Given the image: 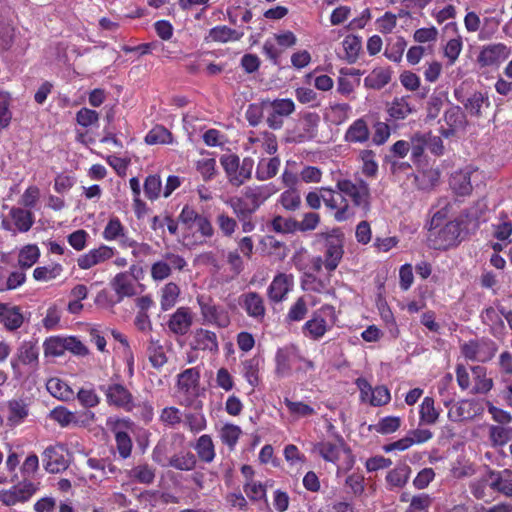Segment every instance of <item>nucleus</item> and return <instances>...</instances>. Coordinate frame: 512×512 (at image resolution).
I'll return each mask as SVG.
<instances>
[{
	"mask_svg": "<svg viewBox=\"0 0 512 512\" xmlns=\"http://www.w3.org/2000/svg\"><path fill=\"white\" fill-rule=\"evenodd\" d=\"M461 353L467 360L486 362L494 356L495 347L489 341L470 340L461 345Z\"/></svg>",
	"mask_w": 512,
	"mask_h": 512,
	"instance_id": "obj_14",
	"label": "nucleus"
},
{
	"mask_svg": "<svg viewBox=\"0 0 512 512\" xmlns=\"http://www.w3.org/2000/svg\"><path fill=\"white\" fill-rule=\"evenodd\" d=\"M263 360L259 356H253L242 362V375L252 388L260 382V368Z\"/></svg>",
	"mask_w": 512,
	"mask_h": 512,
	"instance_id": "obj_40",
	"label": "nucleus"
},
{
	"mask_svg": "<svg viewBox=\"0 0 512 512\" xmlns=\"http://www.w3.org/2000/svg\"><path fill=\"white\" fill-rule=\"evenodd\" d=\"M29 415V405L23 399H12L7 403V421L11 426H18Z\"/></svg>",
	"mask_w": 512,
	"mask_h": 512,
	"instance_id": "obj_32",
	"label": "nucleus"
},
{
	"mask_svg": "<svg viewBox=\"0 0 512 512\" xmlns=\"http://www.w3.org/2000/svg\"><path fill=\"white\" fill-rule=\"evenodd\" d=\"M342 54H340V58L344 59L346 62L353 64L357 61L359 57V53L362 48V40L359 36L349 34L345 36L342 43Z\"/></svg>",
	"mask_w": 512,
	"mask_h": 512,
	"instance_id": "obj_36",
	"label": "nucleus"
},
{
	"mask_svg": "<svg viewBox=\"0 0 512 512\" xmlns=\"http://www.w3.org/2000/svg\"><path fill=\"white\" fill-rule=\"evenodd\" d=\"M339 207L347 206V220L355 215V209H360L366 215L370 210V190L364 181L352 182L349 179H339L334 189V199Z\"/></svg>",
	"mask_w": 512,
	"mask_h": 512,
	"instance_id": "obj_3",
	"label": "nucleus"
},
{
	"mask_svg": "<svg viewBox=\"0 0 512 512\" xmlns=\"http://www.w3.org/2000/svg\"><path fill=\"white\" fill-rule=\"evenodd\" d=\"M46 388L53 397L63 401L71 399L74 395L70 386L57 377L50 378L46 383Z\"/></svg>",
	"mask_w": 512,
	"mask_h": 512,
	"instance_id": "obj_50",
	"label": "nucleus"
},
{
	"mask_svg": "<svg viewBox=\"0 0 512 512\" xmlns=\"http://www.w3.org/2000/svg\"><path fill=\"white\" fill-rule=\"evenodd\" d=\"M179 293L180 289L175 283L166 284L161 292V308L163 310L172 308L177 302Z\"/></svg>",
	"mask_w": 512,
	"mask_h": 512,
	"instance_id": "obj_61",
	"label": "nucleus"
},
{
	"mask_svg": "<svg viewBox=\"0 0 512 512\" xmlns=\"http://www.w3.org/2000/svg\"><path fill=\"white\" fill-rule=\"evenodd\" d=\"M107 403L111 406L121 408L125 411H132L135 408L131 392L120 383H111L102 388Z\"/></svg>",
	"mask_w": 512,
	"mask_h": 512,
	"instance_id": "obj_12",
	"label": "nucleus"
},
{
	"mask_svg": "<svg viewBox=\"0 0 512 512\" xmlns=\"http://www.w3.org/2000/svg\"><path fill=\"white\" fill-rule=\"evenodd\" d=\"M490 102L488 96L481 92L473 93L464 103L466 110L472 114L479 116L484 107H489Z\"/></svg>",
	"mask_w": 512,
	"mask_h": 512,
	"instance_id": "obj_56",
	"label": "nucleus"
},
{
	"mask_svg": "<svg viewBox=\"0 0 512 512\" xmlns=\"http://www.w3.org/2000/svg\"><path fill=\"white\" fill-rule=\"evenodd\" d=\"M24 322L21 308L9 303H0V325L8 331L19 329Z\"/></svg>",
	"mask_w": 512,
	"mask_h": 512,
	"instance_id": "obj_22",
	"label": "nucleus"
},
{
	"mask_svg": "<svg viewBox=\"0 0 512 512\" xmlns=\"http://www.w3.org/2000/svg\"><path fill=\"white\" fill-rule=\"evenodd\" d=\"M433 498L427 493H420L411 498L406 512H429Z\"/></svg>",
	"mask_w": 512,
	"mask_h": 512,
	"instance_id": "obj_64",
	"label": "nucleus"
},
{
	"mask_svg": "<svg viewBox=\"0 0 512 512\" xmlns=\"http://www.w3.org/2000/svg\"><path fill=\"white\" fill-rule=\"evenodd\" d=\"M278 191L279 188L274 183H268L246 187L244 196L252 203L253 210H255Z\"/></svg>",
	"mask_w": 512,
	"mask_h": 512,
	"instance_id": "obj_23",
	"label": "nucleus"
},
{
	"mask_svg": "<svg viewBox=\"0 0 512 512\" xmlns=\"http://www.w3.org/2000/svg\"><path fill=\"white\" fill-rule=\"evenodd\" d=\"M476 473V467L473 462L464 456H459L452 462L450 474L455 479H463L473 476Z\"/></svg>",
	"mask_w": 512,
	"mask_h": 512,
	"instance_id": "obj_47",
	"label": "nucleus"
},
{
	"mask_svg": "<svg viewBox=\"0 0 512 512\" xmlns=\"http://www.w3.org/2000/svg\"><path fill=\"white\" fill-rule=\"evenodd\" d=\"M337 321V314L332 305H323L313 312L311 318L305 322L302 332L305 337L317 341L333 328Z\"/></svg>",
	"mask_w": 512,
	"mask_h": 512,
	"instance_id": "obj_5",
	"label": "nucleus"
},
{
	"mask_svg": "<svg viewBox=\"0 0 512 512\" xmlns=\"http://www.w3.org/2000/svg\"><path fill=\"white\" fill-rule=\"evenodd\" d=\"M284 403L289 413L294 417V419L309 417L315 414V410L313 407L301 401H292L288 398H285Z\"/></svg>",
	"mask_w": 512,
	"mask_h": 512,
	"instance_id": "obj_58",
	"label": "nucleus"
},
{
	"mask_svg": "<svg viewBox=\"0 0 512 512\" xmlns=\"http://www.w3.org/2000/svg\"><path fill=\"white\" fill-rule=\"evenodd\" d=\"M37 488L32 482H22L9 489L0 491V501L6 506L28 501Z\"/></svg>",
	"mask_w": 512,
	"mask_h": 512,
	"instance_id": "obj_17",
	"label": "nucleus"
},
{
	"mask_svg": "<svg viewBox=\"0 0 512 512\" xmlns=\"http://www.w3.org/2000/svg\"><path fill=\"white\" fill-rule=\"evenodd\" d=\"M312 452L336 465L338 472L350 470L355 463L354 455L342 437L322 439L313 445Z\"/></svg>",
	"mask_w": 512,
	"mask_h": 512,
	"instance_id": "obj_4",
	"label": "nucleus"
},
{
	"mask_svg": "<svg viewBox=\"0 0 512 512\" xmlns=\"http://www.w3.org/2000/svg\"><path fill=\"white\" fill-rule=\"evenodd\" d=\"M220 164L225 172L228 182L236 187L243 185L251 178L254 168V160L245 157L242 161L233 153L224 154L220 157Z\"/></svg>",
	"mask_w": 512,
	"mask_h": 512,
	"instance_id": "obj_6",
	"label": "nucleus"
},
{
	"mask_svg": "<svg viewBox=\"0 0 512 512\" xmlns=\"http://www.w3.org/2000/svg\"><path fill=\"white\" fill-rule=\"evenodd\" d=\"M464 221L462 216L448 220V209L435 212L428 233L429 245L438 250H446L461 242Z\"/></svg>",
	"mask_w": 512,
	"mask_h": 512,
	"instance_id": "obj_1",
	"label": "nucleus"
},
{
	"mask_svg": "<svg viewBox=\"0 0 512 512\" xmlns=\"http://www.w3.org/2000/svg\"><path fill=\"white\" fill-rule=\"evenodd\" d=\"M64 272L60 263L38 266L33 270V279L37 282H50L59 278Z\"/></svg>",
	"mask_w": 512,
	"mask_h": 512,
	"instance_id": "obj_41",
	"label": "nucleus"
},
{
	"mask_svg": "<svg viewBox=\"0 0 512 512\" xmlns=\"http://www.w3.org/2000/svg\"><path fill=\"white\" fill-rule=\"evenodd\" d=\"M298 349L295 345L279 348L275 354V373L279 377L289 375L291 371V358L297 357Z\"/></svg>",
	"mask_w": 512,
	"mask_h": 512,
	"instance_id": "obj_29",
	"label": "nucleus"
},
{
	"mask_svg": "<svg viewBox=\"0 0 512 512\" xmlns=\"http://www.w3.org/2000/svg\"><path fill=\"white\" fill-rule=\"evenodd\" d=\"M271 112L267 117L270 128L279 129L283 125V117H288L295 111V103L290 98H278L269 102Z\"/></svg>",
	"mask_w": 512,
	"mask_h": 512,
	"instance_id": "obj_18",
	"label": "nucleus"
},
{
	"mask_svg": "<svg viewBox=\"0 0 512 512\" xmlns=\"http://www.w3.org/2000/svg\"><path fill=\"white\" fill-rule=\"evenodd\" d=\"M244 308L250 317L261 319L265 315V306L262 297L250 292L243 296Z\"/></svg>",
	"mask_w": 512,
	"mask_h": 512,
	"instance_id": "obj_43",
	"label": "nucleus"
},
{
	"mask_svg": "<svg viewBox=\"0 0 512 512\" xmlns=\"http://www.w3.org/2000/svg\"><path fill=\"white\" fill-rule=\"evenodd\" d=\"M196 462V457L193 453L181 451L170 458L169 465L177 470L191 471L195 468Z\"/></svg>",
	"mask_w": 512,
	"mask_h": 512,
	"instance_id": "obj_53",
	"label": "nucleus"
},
{
	"mask_svg": "<svg viewBox=\"0 0 512 512\" xmlns=\"http://www.w3.org/2000/svg\"><path fill=\"white\" fill-rule=\"evenodd\" d=\"M102 237L106 241H119L126 247H133L135 241L127 237L126 229L117 217H111L102 233Z\"/></svg>",
	"mask_w": 512,
	"mask_h": 512,
	"instance_id": "obj_24",
	"label": "nucleus"
},
{
	"mask_svg": "<svg viewBox=\"0 0 512 512\" xmlns=\"http://www.w3.org/2000/svg\"><path fill=\"white\" fill-rule=\"evenodd\" d=\"M111 286L118 296V301H121L124 297H132L138 293V285L132 276L126 272L117 274L112 282Z\"/></svg>",
	"mask_w": 512,
	"mask_h": 512,
	"instance_id": "obj_27",
	"label": "nucleus"
},
{
	"mask_svg": "<svg viewBox=\"0 0 512 512\" xmlns=\"http://www.w3.org/2000/svg\"><path fill=\"white\" fill-rule=\"evenodd\" d=\"M192 320V312L188 308L181 307L170 317L168 327L173 333L184 335L190 329Z\"/></svg>",
	"mask_w": 512,
	"mask_h": 512,
	"instance_id": "obj_30",
	"label": "nucleus"
},
{
	"mask_svg": "<svg viewBox=\"0 0 512 512\" xmlns=\"http://www.w3.org/2000/svg\"><path fill=\"white\" fill-rule=\"evenodd\" d=\"M277 141L275 135L272 133L264 132L255 137H249L245 149L252 153H257L259 150L268 155H273L277 152Z\"/></svg>",
	"mask_w": 512,
	"mask_h": 512,
	"instance_id": "obj_25",
	"label": "nucleus"
},
{
	"mask_svg": "<svg viewBox=\"0 0 512 512\" xmlns=\"http://www.w3.org/2000/svg\"><path fill=\"white\" fill-rule=\"evenodd\" d=\"M219 434H220L221 441L225 445L229 446L232 449L237 444V442L242 434V430L237 425L225 424L221 428Z\"/></svg>",
	"mask_w": 512,
	"mask_h": 512,
	"instance_id": "obj_59",
	"label": "nucleus"
},
{
	"mask_svg": "<svg viewBox=\"0 0 512 512\" xmlns=\"http://www.w3.org/2000/svg\"><path fill=\"white\" fill-rule=\"evenodd\" d=\"M411 467L405 463L396 465L388 471L385 480L389 490L401 489L409 481L411 475Z\"/></svg>",
	"mask_w": 512,
	"mask_h": 512,
	"instance_id": "obj_31",
	"label": "nucleus"
},
{
	"mask_svg": "<svg viewBox=\"0 0 512 512\" xmlns=\"http://www.w3.org/2000/svg\"><path fill=\"white\" fill-rule=\"evenodd\" d=\"M194 347L200 350L217 352L218 341L216 334L205 329L197 330L194 335Z\"/></svg>",
	"mask_w": 512,
	"mask_h": 512,
	"instance_id": "obj_45",
	"label": "nucleus"
},
{
	"mask_svg": "<svg viewBox=\"0 0 512 512\" xmlns=\"http://www.w3.org/2000/svg\"><path fill=\"white\" fill-rule=\"evenodd\" d=\"M444 121L448 128L442 126L441 133L446 138L463 129L466 124L465 115L458 106H453L445 112Z\"/></svg>",
	"mask_w": 512,
	"mask_h": 512,
	"instance_id": "obj_28",
	"label": "nucleus"
},
{
	"mask_svg": "<svg viewBox=\"0 0 512 512\" xmlns=\"http://www.w3.org/2000/svg\"><path fill=\"white\" fill-rule=\"evenodd\" d=\"M510 53V48L503 43L489 44L482 47L477 61L483 67L497 66L506 60Z\"/></svg>",
	"mask_w": 512,
	"mask_h": 512,
	"instance_id": "obj_19",
	"label": "nucleus"
},
{
	"mask_svg": "<svg viewBox=\"0 0 512 512\" xmlns=\"http://www.w3.org/2000/svg\"><path fill=\"white\" fill-rule=\"evenodd\" d=\"M343 242V234L339 229L333 230L327 238L324 259V266L327 270L333 271L339 265L344 253Z\"/></svg>",
	"mask_w": 512,
	"mask_h": 512,
	"instance_id": "obj_16",
	"label": "nucleus"
},
{
	"mask_svg": "<svg viewBox=\"0 0 512 512\" xmlns=\"http://www.w3.org/2000/svg\"><path fill=\"white\" fill-rule=\"evenodd\" d=\"M49 416L52 420L57 422L62 427H67L71 424H76L78 422L76 414L69 411L67 408L63 406H58L54 408L50 412Z\"/></svg>",
	"mask_w": 512,
	"mask_h": 512,
	"instance_id": "obj_62",
	"label": "nucleus"
},
{
	"mask_svg": "<svg viewBox=\"0 0 512 512\" xmlns=\"http://www.w3.org/2000/svg\"><path fill=\"white\" fill-rule=\"evenodd\" d=\"M355 384L360 391V401L363 403L376 407L386 405L391 399L390 391L383 385L373 388L371 384L362 377L357 378Z\"/></svg>",
	"mask_w": 512,
	"mask_h": 512,
	"instance_id": "obj_10",
	"label": "nucleus"
},
{
	"mask_svg": "<svg viewBox=\"0 0 512 512\" xmlns=\"http://www.w3.org/2000/svg\"><path fill=\"white\" fill-rule=\"evenodd\" d=\"M243 36V33L232 29L226 25H219L211 28L205 37L206 42L227 43L231 41H238Z\"/></svg>",
	"mask_w": 512,
	"mask_h": 512,
	"instance_id": "obj_33",
	"label": "nucleus"
},
{
	"mask_svg": "<svg viewBox=\"0 0 512 512\" xmlns=\"http://www.w3.org/2000/svg\"><path fill=\"white\" fill-rule=\"evenodd\" d=\"M278 202L285 210L295 211L301 205V197L297 189H287L281 193Z\"/></svg>",
	"mask_w": 512,
	"mask_h": 512,
	"instance_id": "obj_63",
	"label": "nucleus"
},
{
	"mask_svg": "<svg viewBox=\"0 0 512 512\" xmlns=\"http://www.w3.org/2000/svg\"><path fill=\"white\" fill-rule=\"evenodd\" d=\"M39 348L36 343L24 341L18 347L16 354L11 358L10 365L16 379L23 376L22 366L35 369L38 366Z\"/></svg>",
	"mask_w": 512,
	"mask_h": 512,
	"instance_id": "obj_8",
	"label": "nucleus"
},
{
	"mask_svg": "<svg viewBox=\"0 0 512 512\" xmlns=\"http://www.w3.org/2000/svg\"><path fill=\"white\" fill-rule=\"evenodd\" d=\"M392 72L386 67L374 68L364 79L366 87L372 89H381L386 86L391 80Z\"/></svg>",
	"mask_w": 512,
	"mask_h": 512,
	"instance_id": "obj_42",
	"label": "nucleus"
},
{
	"mask_svg": "<svg viewBox=\"0 0 512 512\" xmlns=\"http://www.w3.org/2000/svg\"><path fill=\"white\" fill-rule=\"evenodd\" d=\"M370 131L363 118L355 120L346 130L344 139L349 143H365L368 141Z\"/></svg>",
	"mask_w": 512,
	"mask_h": 512,
	"instance_id": "obj_35",
	"label": "nucleus"
},
{
	"mask_svg": "<svg viewBox=\"0 0 512 512\" xmlns=\"http://www.w3.org/2000/svg\"><path fill=\"white\" fill-rule=\"evenodd\" d=\"M293 286L294 277L292 274L278 273L267 289L268 297L273 302H281L286 299Z\"/></svg>",
	"mask_w": 512,
	"mask_h": 512,
	"instance_id": "obj_21",
	"label": "nucleus"
},
{
	"mask_svg": "<svg viewBox=\"0 0 512 512\" xmlns=\"http://www.w3.org/2000/svg\"><path fill=\"white\" fill-rule=\"evenodd\" d=\"M198 381L199 372L195 368H189L178 376V387L180 390L190 393L195 390Z\"/></svg>",
	"mask_w": 512,
	"mask_h": 512,
	"instance_id": "obj_57",
	"label": "nucleus"
},
{
	"mask_svg": "<svg viewBox=\"0 0 512 512\" xmlns=\"http://www.w3.org/2000/svg\"><path fill=\"white\" fill-rule=\"evenodd\" d=\"M45 469L50 473H59L68 466L67 451L62 445L50 446L43 453Z\"/></svg>",
	"mask_w": 512,
	"mask_h": 512,
	"instance_id": "obj_20",
	"label": "nucleus"
},
{
	"mask_svg": "<svg viewBox=\"0 0 512 512\" xmlns=\"http://www.w3.org/2000/svg\"><path fill=\"white\" fill-rule=\"evenodd\" d=\"M484 412V406L478 400H461L449 407L448 418L453 422L472 420Z\"/></svg>",
	"mask_w": 512,
	"mask_h": 512,
	"instance_id": "obj_11",
	"label": "nucleus"
},
{
	"mask_svg": "<svg viewBox=\"0 0 512 512\" xmlns=\"http://www.w3.org/2000/svg\"><path fill=\"white\" fill-rule=\"evenodd\" d=\"M280 159L278 157L266 158L262 157L256 166L255 177L259 181H266L277 175L280 167Z\"/></svg>",
	"mask_w": 512,
	"mask_h": 512,
	"instance_id": "obj_39",
	"label": "nucleus"
},
{
	"mask_svg": "<svg viewBox=\"0 0 512 512\" xmlns=\"http://www.w3.org/2000/svg\"><path fill=\"white\" fill-rule=\"evenodd\" d=\"M115 253L116 251L113 247L102 244L79 255L76 260L77 266L81 270H89L110 260L114 257Z\"/></svg>",
	"mask_w": 512,
	"mask_h": 512,
	"instance_id": "obj_15",
	"label": "nucleus"
},
{
	"mask_svg": "<svg viewBox=\"0 0 512 512\" xmlns=\"http://www.w3.org/2000/svg\"><path fill=\"white\" fill-rule=\"evenodd\" d=\"M471 371L474 382L472 391L480 394L489 392L493 387V381L487 377L486 369L482 366H474Z\"/></svg>",
	"mask_w": 512,
	"mask_h": 512,
	"instance_id": "obj_46",
	"label": "nucleus"
},
{
	"mask_svg": "<svg viewBox=\"0 0 512 512\" xmlns=\"http://www.w3.org/2000/svg\"><path fill=\"white\" fill-rule=\"evenodd\" d=\"M490 488L505 496L512 497V471L504 469L495 471L488 469Z\"/></svg>",
	"mask_w": 512,
	"mask_h": 512,
	"instance_id": "obj_26",
	"label": "nucleus"
},
{
	"mask_svg": "<svg viewBox=\"0 0 512 512\" xmlns=\"http://www.w3.org/2000/svg\"><path fill=\"white\" fill-rule=\"evenodd\" d=\"M197 302L205 323L221 328L230 324L229 313L223 306L216 305L210 298L204 296H199Z\"/></svg>",
	"mask_w": 512,
	"mask_h": 512,
	"instance_id": "obj_9",
	"label": "nucleus"
},
{
	"mask_svg": "<svg viewBox=\"0 0 512 512\" xmlns=\"http://www.w3.org/2000/svg\"><path fill=\"white\" fill-rule=\"evenodd\" d=\"M388 114L395 120H403L412 114L415 109L411 104L410 96L395 97L388 107Z\"/></svg>",
	"mask_w": 512,
	"mask_h": 512,
	"instance_id": "obj_34",
	"label": "nucleus"
},
{
	"mask_svg": "<svg viewBox=\"0 0 512 512\" xmlns=\"http://www.w3.org/2000/svg\"><path fill=\"white\" fill-rule=\"evenodd\" d=\"M9 216L13 221L15 230L18 232L25 233L29 231L34 224V215L28 209L13 207L9 212Z\"/></svg>",
	"mask_w": 512,
	"mask_h": 512,
	"instance_id": "obj_37",
	"label": "nucleus"
},
{
	"mask_svg": "<svg viewBox=\"0 0 512 512\" xmlns=\"http://www.w3.org/2000/svg\"><path fill=\"white\" fill-rule=\"evenodd\" d=\"M180 242L187 248L203 245L214 234L209 219L191 206H184L179 214Z\"/></svg>",
	"mask_w": 512,
	"mask_h": 512,
	"instance_id": "obj_2",
	"label": "nucleus"
},
{
	"mask_svg": "<svg viewBox=\"0 0 512 512\" xmlns=\"http://www.w3.org/2000/svg\"><path fill=\"white\" fill-rule=\"evenodd\" d=\"M489 440L494 447L504 446L512 439V427L505 425H490Z\"/></svg>",
	"mask_w": 512,
	"mask_h": 512,
	"instance_id": "obj_52",
	"label": "nucleus"
},
{
	"mask_svg": "<svg viewBox=\"0 0 512 512\" xmlns=\"http://www.w3.org/2000/svg\"><path fill=\"white\" fill-rule=\"evenodd\" d=\"M440 412L435 407L432 397H425L419 405V419L421 424L433 425L437 422Z\"/></svg>",
	"mask_w": 512,
	"mask_h": 512,
	"instance_id": "obj_48",
	"label": "nucleus"
},
{
	"mask_svg": "<svg viewBox=\"0 0 512 512\" xmlns=\"http://www.w3.org/2000/svg\"><path fill=\"white\" fill-rule=\"evenodd\" d=\"M40 249L36 244L23 246L18 253V265L22 269L31 268L40 258Z\"/></svg>",
	"mask_w": 512,
	"mask_h": 512,
	"instance_id": "obj_51",
	"label": "nucleus"
},
{
	"mask_svg": "<svg viewBox=\"0 0 512 512\" xmlns=\"http://www.w3.org/2000/svg\"><path fill=\"white\" fill-rule=\"evenodd\" d=\"M480 175V172L475 167L469 165L462 169L455 171L450 177V187L460 196L469 195L472 192V181Z\"/></svg>",
	"mask_w": 512,
	"mask_h": 512,
	"instance_id": "obj_13",
	"label": "nucleus"
},
{
	"mask_svg": "<svg viewBox=\"0 0 512 512\" xmlns=\"http://www.w3.org/2000/svg\"><path fill=\"white\" fill-rule=\"evenodd\" d=\"M406 46L407 43L405 39L403 37H397L387 45L384 55L392 62H400Z\"/></svg>",
	"mask_w": 512,
	"mask_h": 512,
	"instance_id": "obj_60",
	"label": "nucleus"
},
{
	"mask_svg": "<svg viewBox=\"0 0 512 512\" xmlns=\"http://www.w3.org/2000/svg\"><path fill=\"white\" fill-rule=\"evenodd\" d=\"M305 200L307 205L312 209H319L321 207V202H323L326 208L333 212V217L337 222H344L347 220V206L339 207L342 200L339 198V202H337L334 199V189L330 187H321L320 193L315 191L309 192L306 195Z\"/></svg>",
	"mask_w": 512,
	"mask_h": 512,
	"instance_id": "obj_7",
	"label": "nucleus"
},
{
	"mask_svg": "<svg viewBox=\"0 0 512 512\" xmlns=\"http://www.w3.org/2000/svg\"><path fill=\"white\" fill-rule=\"evenodd\" d=\"M512 234V222L507 218L499 219L498 223L493 225V235L500 242L492 245L495 251H500L507 245V241Z\"/></svg>",
	"mask_w": 512,
	"mask_h": 512,
	"instance_id": "obj_44",
	"label": "nucleus"
},
{
	"mask_svg": "<svg viewBox=\"0 0 512 512\" xmlns=\"http://www.w3.org/2000/svg\"><path fill=\"white\" fill-rule=\"evenodd\" d=\"M199 459L205 463H211L215 458V448L212 438L207 435H201L194 446Z\"/></svg>",
	"mask_w": 512,
	"mask_h": 512,
	"instance_id": "obj_49",
	"label": "nucleus"
},
{
	"mask_svg": "<svg viewBox=\"0 0 512 512\" xmlns=\"http://www.w3.org/2000/svg\"><path fill=\"white\" fill-rule=\"evenodd\" d=\"M351 106L346 103L331 104L324 113V119L332 125L345 123L351 114Z\"/></svg>",
	"mask_w": 512,
	"mask_h": 512,
	"instance_id": "obj_38",
	"label": "nucleus"
},
{
	"mask_svg": "<svg viewBox=\"0 0 512 512\" xmlns=\"http://www.w3.org/2000/svg\"><path fill=\"white\" fill-rule=\"evenodd\" d=\"M145 142L149 145L172 144L173 136L164 126H155L146 134Z\"/></svg>",
	"mask_w": 512,
	"mask_h": 512,
	"instance_id": "obj_55",
	"label": "nucleus"
},
{
	"mask_svg": "<svg viewBox=\"0 0 512 512\" xmlns=\"http://www.w3.org/2000/svg\"><path fill=\"white\" fill-rule=\"evenodd\" d=\"M463 49V40L460 35L450 39L443 47V55L448 65H453L459 58Z\"/></svg>",
	"mask_w": 512,
	"mask_h": 512,
	"instance_id": "obj_54",
	"label": "nucleus"
}]
</instances>
